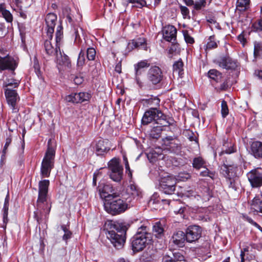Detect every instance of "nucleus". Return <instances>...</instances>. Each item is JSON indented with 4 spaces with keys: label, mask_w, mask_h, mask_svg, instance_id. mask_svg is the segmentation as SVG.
<instances>
[{
    "label": "nucleus",
    "mask_w": 262,
    "mask_h": 262,
    "mask_svg": "<svg viewBox=\"0 0 262 262\" xmlns=\"http://www.w3.org/2000/svg\"><path fill=\"white\" fill-rule=\"evenodd\" d=\"M104 141L99 140L96 145V153L97 155H102L110 150V148L105 145Z\"/></svg>",
    "instance_id": "30"
},
{
    "label": "nucleus",
    "mask_w": 262,
    "mask_h": 262,
    "mask_svg": "<svg viewBox=\"0 0 262 262\" xmlns=\"http://www.w3.org/2000/svg\"><path fill=\"white\" fill-rule=\"evenodd\" d=\"M151 235L148 232V227L145 225L141 226L137 233L132 239V249L134 252L143 250L151 241Z\"/></svg>",
    "instance_id": "6"
},
{
    "label": "nucleus",
    "mask_w": 262,
    "mask_h": 262,
    "mask_svg": "<svg viewBox=\"0 0 262 262\" xmlns=\"http://www.w3.org/2000/svg\"><path fill=\"white\" fill-rule=\"evenodd\" d=\"M186 195L188 197L193 198L196 199L197 200V195H198V194H196L193 190H190L187 191V192H186Z\"/></svg>",
    "instance_id": "59"
},
{
    "label": "nucleus",
    "mask_w": 262,
    "mask_h": 262,
    "mask_svg": "<svg viewBox=\"0 0 262 262\" xmlns=\"http://www.w3.org/2000/svg\"><path fill=\"white\" fill-rule=\"evenodd\" d=\"M200 176L202 177H209L212 179H213L215 176V173L213 172H211L207 168H206L204 170L201 172Z\"/></svg>",
    "instance_id": "55"
},
{
    "label": "nucleus",
    "mask_w": 262,
    "mask_h": 262,
    "mask_svg": "<svg viewBox=\"0 0 262 262\" xmlns=\"http://www.w3.org/2000/svg\"><path fill=\"white\" fill-rule=\"evenodd\" d=\"M61 229L64 232V234L62 236V239L63 241H67L68 239L71 238L72 233L69 230V229L66 227V225H61Z\"/></svg>",
    "instance_id": "44"
},
{
    "label": "nucleus",
    "mask_w": 262,
    "mask_h": 262,
    "mask_svg": "<svg viewBox=\"0 0 262 262\" xmlns=\"http://www.w3.org/2000/svg\"><path fill=\"white\" fill-rule=\"evenodd\" d=\"M251 152L256 158L262 157V143L258 141L253 142L251 145Z\"/></svg>",
    "instance_id": "26"
},
{
    "label": "nucleus",
    "mask_w": 262,
    "mask_h": 262,
    "mask_svg": "<svg viewBox=\"0 0 262 262\" xmlns=\"http://www.w3.org/2000/svg\"><path fill=\"white\" fill-rule=\"evenodd\" d=\"M252 29L253 31L256 32L262 31V20L259 19L258 22L253 23Z\"/></svg>",
    "instance_id": "50"
},
{
    "label": "nucleus",
    "mask_w": 262,
    "mask_h": 262,
    "mask_svg": "<svg viewBox=\"0 0 262 262\" xmlns=\"http://www.w3.org/2000/svg\"><path fill=\"white\" fill-rule=\"evenodd\" d=\"M12 142V139L11 137H8L6 139V142L4 147V148L3 149V151H4V152L5 151L7 152V149L9 146L11 144Z\"/></svg>",
    "instance_id": "57"
},
{
    "label": "nucleus",
    "mask_w": 262,
    "mask_h": 262,
    "mask_svg": "<svg viewBox=\"0 0 262 262\" xmlns=\"http://www.w3.org/2000/svg\"><path fill=\"white\" fill-rule=\"evenodd\" d=\"M152 121L163 126H168L172 124V120L168 118L160 109L156 107H151L147 110L142 119L143 125H147Z\"/></svg>",
    "instance_id": "4"
},
{
    "label": "nucleus",
    "mask_w": 262,
    "mask_h": 262,
    "mask_svg": "<svg viewBox=\"0 0 262 262\" xmlns=\"http://www.w3.org/2000/svg\"><path fill=\"white\" fill-rule=\"evenodd\" d=\"M121 197L131 204L134 200H138L142 197V192L138 186L130 184L126 191L121 193Z\"/></svg>",
    "instance_id": "9"
},
{
    "label": "nucleus",
    "mask_w": 262,
    "mask_h": 262,
    "mask_svg": "<svg viewBox=\"0 0 262 262\" xmlns=\"http://www.w3.org/2000/svg\"><path fill=\"white\" fill-rule=\"evenodd\" d=\"M221 113L223 117L225 118L229 113V110L227 102L223 100L221 103Z\"/></svg>",
    "instance_id": "47"
},
{
    "label": "nucleus",
    "mask_w": 262,
    "mask_h": 262,
    "mask_svg": "<svg viewBox=\"0 0 262 262\" xmlns=\"http://www.w3.org/2000/svg\"><path fill=\"white\" fill-rule=\"evenodd\" d=\"M85 52L81 50L80 52L77 61V67L78 69H81L82 67L85 64Z\"/></svg>",
    "instance_id": "38"
},
{
    "label": "nucleus",
    "mask_w": 262,
    "mask_h": 262,
    "mask_svg": "<svg viewBox=\"0 0 262 262\" xmlns=\"http://www.w3.org/2000/svg\"><path fill=\"white\" fill-rule=\"evenodd\" d=\"M177 32V29L173 26H166L163 30V37L166 40L172 42L176 39Z\"/></svg>",
    "instance_id": "20"
},
{
    "label": "nucleus",
    "mask_w": 262,
    "mask_h": 262,
    "mask_svg": "<svg viewBox=\"0 0 262 262\" xmlns=\"http://www.w3.org/2000/svg\"><path fill=\"white\" fill-rule=\"evenodd\" d=\"M0 12L2 13L3 17L5 19L7 22H12L13 16L9 11L6 10L4 4H0Z\"/></svg>",
    "instance_id": "32"
},
{
    "label": "nucleus",
    "mask_w": 262,
    "mask_h": 262,
    "mask_svg": "<svg viewBox=\"0 0 262 262\" xmlns=\"http://www.w3.org/2000/svg\"><path fill=\"white\" fill-rule=\"evenodd\" d=\"M250 0H237L236 11L240 12L246 11L249 7Z\"/></svg>",
    "instance_id": "33"
},
{
    "label": "nucleus",
    "mask_w": 262,
    "mask_h": 262,
    "mask_svg": "<svg viewBox=\"0 0 262 262\" xmlns=\"http://www.w3.org/2000/svg\"><path fill=\"white\" fill-rule=\"evenodd\" d=\"M202 232V228L199 226L190 225L188 226L185 232L186 242L191 243L197 241L201 237Z\"/></svg>",
    "instance_id": "13"
},
{
    "label": "nucleus",
    "mask_w": 262,
    "mask_h": 262,
    "mask_svg": "<svg viewBox=\"0 0 262 262\" xmlns=\"http://www.w3.org/2000/svg\"><path fill=\"white\" fill-rule=\"evenodd\" d=\"M208 77L216 82L220 81L222 78V74L215 69H211L208 72Z\"/></svg>",
    "instance_id": "35"
},
{
    "label": "nucleus",
    "mask_w": 262,
    "mask_h": 262,
    "mask_svg": "<svg viewBox=\"0 0 262 262\" xmlns=\"http://www.w3.org/2000/svg\"><path fill=\"white\" fill-rule=\"evenodd\" d=\"M261 168L258 167L248 173L249 181L253 187H259L262 184V173Z\"/></svg>",
    "instance_id": "14"
},
{
    "label": "nucleus",
    "mask_w": 262,
    "mask_h": 262,
    "mask_svg": "<svg viewBox=\"0 0 262 262\" xmlns=\"http://www.w3.org/2000/svg\"><path fill=\"white\" fill-rule=\"evenodd\" d=\"M87 59L89 60H93L96 56V51L93 48H89L86 51Z\"/></svg>",
    "instance_id": "49"
},
{
    "label": "nucleus",
    "mask_w": 262,
    "mask_h": 262,
    "mask_svg": "<svg viewBox=\"0 0 262 262\" xmlns=\"http://www.w3.org/2000/svg\"><path fill=\"white\" fill-rule=\"evenodd\" d=\"M127 2L132 3L133 7L141 8L146 5L144 0H127Z\"/></svg>",
    "instance_id": "45"
},
{
    "label": "nucleus",
    "mask_w": 262,
    "mask_h": 262,
    "mask_svg": "<svg viewBox=\"0 0 262 262\" xmlns=\"http://www.w3.org/2000/svg\"><path fill=\"white\" fill-rule=\"evenodd\" d=\"M61 27L59 26L57 27V31L56 32V42L58 44L61 41L62 37V32H61Z\"/></svg>",
    "instance_id": "51"
},
{
    "label": "nucleus",
    "mask_w": 262,
    "mask_h": 262,
    "mask_svg": "<svg viewBox=\"0 0 262 262\" xmlns=\"http://www.w3.org/2000/svg\"><path fill=\"white\" fill-rule=\"evenodd\" d=\"M205 164V162L202 158L199 157L193 159L192 166L194 168L200 169V168L204 167Z\"/></svg>",
    "instance_id": "37"
},
{
    "label": "nucleus",
    "mask_w": 262,
    "mask_h": 262,
    "mask_svg": "<svg viewBox=\"0 0 262 262\" xmlns=\"http://www.w3.org/2000/svg\"><path fill=\"white\" fill-rule=\"evenodd\" d=\"M105 228L107 231V233H106V236L113 246L118 249L122 248L126 239V228L125 226L108 223L106 225Z\"/></svg>",
    "instance_id": "3"
},
{
    "label": "nucleus",
    "mask_w": 262,
    "mask_h": 262,
    "mask_svg": "<svg viewBox=\"0 0 262 262\" xmlns=\"http://www.w3.org/2000/svg\"><path fill=\"white\" fill-rule=\"evenodd\" d=\"M76 84H80L82 83L83 79L82 77H76L74 80Z\"/></svg>",
    "instance_id": "64"
},
{
    "label": "nucleus",
    "mask_w": 262,
    "mask_h": 262,
    "mask_svg": "<svg viewBox=\"0 0 262 262\" xmlns=\"http://www.w3.org/2000/svg\"><path fill=\"white\" fill-rule=\"evenodd\" d=\"M261 50V45L260 43L254 42V57L255 59H256L258 57H260V51Z\"/></svg>",
    "instance_id": "46"
},
{
    "label": "nucleus",
    "mask_w": 262,
    "mask_h": 262,
    "mask_svg": "<svg viewBox=\"0 0 262 262\" xmlns=\"http://www.w3.org/2000/svg\"><path fill=\"white\" fill-rule=\"evenodd\" d=\"M215 63L220 67L227 70H235L239 66V63L236 60L228 56L220 57L215 61Z\"/></svg>",
    "instance_id": "12"
},
{
    "label": "nucleus",
    "mask_w": 262,
    "mask_h": 262,
    "mask_svg": "<svg viewBox=\"0 0 262 262\" xmlns=\"http://www.w3.org/2000/svg\"><path fill=\"white\" fill-rule=\"evenodd\" d=\"M209 41L206 45V50H211L217 47V43L215 41L214 36H210L208 39Z\"/></svg>",
    "instance_id": "40"
},
{
    "label": "nucleus",
    "mask_w": 262,
    "mask_h": 262,
    "mask_svg": "<svg viewBox=\"0 0 262 262\" xmlns=\"http://www.w3.org/2000/svg\"><path fill=\"white\" fill-rule=\"evenodd\" d=\"M55 56L56 62L58 65L68 68L71 66V61L69 57L64 54L62 55L60 51Z\"/></svg>",
    "instance_id": "25"
},
{
    "label": "nucleus",
    "mask_w": 262,
    "mask_h": 262,
    "mask_svg": "<svg viewBox=\"0 0 262 262\" xmlns=\"http://www.w3.org/2000/svg\"><path fill=\"white\" fill-rule=\"evenodd\" d=\"M56 143L54 140L50 139L48 142V148L42 160L40 173L42 178L49 177L51 170L54 168Z\"/></svg>",
    "instance_id": "5"
},
{
    "label": "nucleus",
    "mask_w": 262,
    "mask_h": 262,
    "mask_svg": "<svg viewBox=\"0 0 262 262\" xmlns=\"http://www.w3.org/2000/svg\"><path fill=\"white\" fill-rule=\"evenodd\" d=\"M50 181L43 180L38 184V196L37 200V210L34 212V218L38 224L43 217L46 218L50 213L51 205L47 201V195Z\"/></svg>",
    "instance_id": "2"
},
{
    "label": "nucleus",
    "mask_w": 262,
    "mask_h": 262,
    "mask_svg": "<svg viewBox=\"0 0 262 262\" xmlns=\"http://www.w3.org/2000/svg\"><path fill=\"white\" fill-rule=\"evenodd\" d=\"M108 166L110 178L114 181L120 182L122 178L123 168L120 165L119 160L113 158L108 162Z\"/></svg>",
    "instance_id": "7"
},
{
    "label": "nucleus",
    "mask_w": 262,
    "mask_h": 262,
    "mask_svg": "<svg viewBox=\"0 0 262 262\" xmlns=\"http://www.w3.org/2000/svg\"><path fill=\"white\" fill-rule=\"evenodd\" d=\"M163 144L171 152L177 153L181 149L180 141L172 136H167L162 139Z\"/></svg>",
    "instance_id": "16"
},
{
    "label": "nucleus",
    "mask_w": 262,
    "mask_h": 262,
    "mask_svg": "<svg viewBox=\"0 0 262 262\" xmlns=\"http://www.w3.org/2000/svg\"><path fill=\"white\" fill-rule=\"evenodd\" d=\"M180 9L181 12L184 18H186L187 17L188 18H190V16L189 15V10L187 7L182 6V5H180Z\"/></svg>",
    "instance_id": "53"
},
{
    "label": "nucleus",
    "mask_w": 262,
    "mask_h": 262,
    "mask_svg": "<svg viewBox=\"0 0 262 262\" xmlns=\"http://www.w3.org/2000/svg\"><path fill=\"white\" fill-rule=\"evenodd\" d=\"M17 67L14 59L9 55L5 57L0 56V72L8 70L14 71Z\"/></svg>",
    "instance_id": "17"
},
{
    "label": "nucleus",
    "mask_w": 262,
    "mask_h": 262,
    "mask_svg": "<svg viewBox=\"0 0 262 262\" xmlns=\"http://www.w3.org/2000/svg\"><path fill=\"white\" fill-rule=\"evenodd\" d=\"M148 80L154 84L160 83L163 77L161 69L157 66L151 67L147 74Z\"/></svg>",
    "instance_id": "15"
},
{
    "label": "nucleus",
    "mask_w": 262,
    "mask_h": 262,
    "mask_svg": "<svg viewBox=\"0 0 262 262\" xmlns=\"http://www.w3.org/2000/svg\"><path fill=\"white\" fill-rule=\"evenodd\" d=\"M244 217L245 218V219L248 222H249L250 223H251V224L253 225L254 226H255V227H257L260 231H262V228H261V227L258 225L257 224L256 222H255L254 221H253L251 218H250L248 216H244Z\"/></svg>",
    "instance_id": "58"
},
{
    "label": "nucleus",
    "mask_w": 262,
    "mask_h": 262,
    "mask_svg": "<svg viewBox=\"0 0 262 262\" xmlns=\"http://www.w3.org/2000/svg\"><path fill=\"white\" fill-rule=\"evenodd\" d=\"M180 51L179 45L177 43H173V42L171 46L168 49V53L169 54L172 55L173 54L177 53Z\"/></svg>",
    "instance_id": "48"
},
{
    "label": "nucleus",
    "mask_w": 262,
    "mask_h": 262,
    "mask_svg": "<svg viewBox=\"0 0 262 262\" xmlns=\"http://www.w3.org/2000/svg\"><path fill=\"white\" fill-rule=\"evenodd\" d=\"M79 30L81 31V28L74 27L73 29V35L75 36V41L77 42L80 40V35L79 34Z\"/></svg>",
    "instance_id": "56"
},
{
    "label": "nucleus",
    "mask_w": 262,
    "mask_h": 262,
    "mask_svg": "<svg viewBox=\"0 0 262 262\" xmlns=\"http://www.w3.org/2000/svg\"><path fill=\"white\" fill-rule=\"evenodd\" d=\"M50 40H46L45 41L44 48L46 54L49 56H55L58 53V50L60 51L59 47L58 45L56 44L54 47L51 42V40L49 38Z\"/></svg>",
    "instance_id": "24"
},
{
    "label": "nucleus",
    "mask_w": 262,
    "mask_h": 262,
    "mask_svg": "<svg viewBox=\"0 0 262 262\" xmlns=\"http://www.w3.org/2000/svg\"><path fill=\"white\" fill-rule=\"evenodd\" d=\"M90 98V95L88 93L80 92L78 93L71 94L66 98L68 102L73 103H81L88 100Z\"/></svg>",
    "instance_id": "19"
},
{
    "label": "nucleus",
    "mask_w": 262,
    "mask_h": 262,
    "mask_svg": "<svg viewBox=\"0 0 262 262\" xmlns=\"http://www.w3.org/2000/svg\"><path fill=\"white\" fill-rule=\"evenodd\" d=\"M160 99L157 97H152L146 100L147 104L151 107H157L159 106Z\"/></svg>",
    "instance_id": "42"
},
{
    "label": "nucleus",
    "mask_w": 262,
    "mask_h": 262,
    "mask_svg": "<svg viewBox=\"0 0 262 262\" xmlns=\"http://www.w3.org/2000/svg\"><path fill=\"white\" fill-rule=\"evenodd\" d=\"M251 208L254 212H262V201L259 196H255L252 201Z\"/></svg>",
    "instance_id": "31"
},
{
    "label": "nucleus",
    "mask_w": 262,
    "mask_h": 262,
    "mask_svg": "<svg viewBox=\"0 0 262 262\" xmlns=\"http://www.w3.org/2000/svg\"><path fill=\"white\" fill-rule=\"evenodd\" d=\"M229 88L227 80H225L220 85V90L221 91H225Z\"/></svg>",
    "instance_id": "61"
},
{
    "label": "nucleus",
    "mask_w": 262,
    "mask_h": 262,
    "mask_svg": "<svg viewBox=\"0 0 262 262\" xmlns=\"http://www.w3.org/2000/svg\"><path fill=\"white\" fill-rule=\"evenodd\" d=\"M128 48L129 49L142 48L144 50H147L145 39L144 38H140L136 40H133L128 43Z\"/></svg>",
    "instance_id": "27"
},
{
    "label": "nucleus",
    "mask_w": 262,
    "mask_h": 262,
    "mask_svg": "<svg viewBox=\"0 0 262 262\" xmlns=\"http://www.w3.org/2000/svg\"><path fill=\"white\" fill-rule=\"evenodd\" d=\"M19 84V81L14 79H8L4 83L5 86L7 88L8 86H12L14 88H17Z\"/></svg>",
    "instance_id": "41"
},
{
    "label": "nucleus",
    "mask_w": 262,
    "mask_h": 262,
    "mask_svg": "<svg viewBox=\"0 0 262 262\" xmlns=\"http://www.w3.org/2000/svg\"><path fill=\"white\" fill-rule=\"evenodd\" d=\"M152 232L157 237H162L164 233V224L161 222H156L152 227Z\"/></svg>",
    "instance_id": "28"
},
{
    "label": "nucleus",
    "mask_w": 262,
    "mask_h": 262,
    "mask_svg": "<svg viewBox=\"0 0 262 262\" xmlns=\"http://www.w3.org/2000/svg\"><path fill=\"white\" fill-rule=\"evenodd\" d=\"M234 167L231 165L224 164L221 167V172L227 179V182L230 189L234 191L237 190L238 188V180L236 178H232L233 176L231 171Z\"/></svg>",
    "instance_id": "10"
},
{
    "label": "nucleus",
    "mask_w": 262,
    "mask_h": 262,
    "mask_svg": "<svg viewBox=\"0 0 262 262\" xmlns=\"http://www.w3.org/2000/svg\"><path fill=\"white\" fill-rule=\"evenodd\" d=\"M176 179L172 176L167 174L162 176L160 180V188L165 194L173 193L176 190Z\"/></svg>",
    "instance_id": "8"
},
{
    "label": "nucleus",
    "mask_w": 262,
    "mask_h": 262,
    "mask_svg": "<svg viewBox=\"0 0 262 262\" xmlns=\"http://www.w3.org/2000/svg\"><path fill=\"white\" fill-rule=\"evenodd\" d=\"M183 62L182 60L180 59L179 60L176 61L173 65V72L180 74L181 72L183 70Z\"/></svg>",
    "instance_id": "39"
},
{
    "label": "nucleus",
    "mask_w": 262,
    "mask_h": 262,
    "mask_svg": "<svg viewBox=\"0 0 262 262\" xmlns=\"http://www.w3.org/2000/svg\"><path fill=\"white\" fill-rule=\"evenodd\" d=\"M9 196L8 194L5 199V202L4 207L3 208V222L4 223L7 224L8 221V213L9 209Z\"/></svg>",
    "instance_id": "34"
},
{
    "label": "nucleus",
    "mask_w": 262,
    "mask_h": 262,
    "mask_svg": "<svg viewBox=\"0 0 262 262\" xmlns=\"http://www.w3.org/2000/svg\"><path fill=\"white\" fill-rule=\"evenodd\" d=\"M184 256L180 252H170L165 254L163 262H185Z\"/></svg>",
    "instance_id": "23"
},
{
    "label": "nucleus",
    "mask_w": 262,
    "mask_h": 262,
    "mask_svg": "<svg viewBox=\"0 0 262 262\" xmlns=\"http://www.w3.org/2000/svg\"><path fill=\"white\" fill-rule=\"evenodd\" d=\"M186 195L188 197L193 198L196 199L197 200V195H198V194H196L193 190H190L187 191V192H186Z\"/></svg>",
    "instance_id": "60"
},
{
    "label": "nucleus",
    "mask_w": 262,
    "mask_h": 262,
    "mask_svg": "<svg viewBox=\"0 0 262 262\" xmlns=\"http://www.w3.org/2000/svg\"><path fill=\"white\" fill-rule=\"evenodd\" d=\"M5 30L4 25L0 23V37H3L5 35Z\"/></svg>",
    "instance_id": "63"
},
{
    "label": "nucleus",
    "mask_w": 262,
    "mask_h": 262,
    "mask_svg": "<svg viewBox=\"0 0 262 262\" xmlns=\"http://www.w3.org/2000/svg\"><path fill=\"white\" fill-rule=\"evenodd\" d=\"M45 20L47 27V35L49 38L52 39L53 34L54 32V27L57 21V16L53 13H50L47 15Z\"/></svg>",
    "instance_id": "18"
},
{
    "label": "nucleus",
    "mask_w": 262,
    "mask_h": 262,
    "mask_svg": "<svg viewBox=\"0 0 262 262\" xmlns=\"http://www.w3.org/2000/svg\"><path fill=\"white\" fill-rule=\"evenodd\" d=\"M102 193L105 198L104 209L112 215L121 214L131 206L129 202L123 199L119 193L114 192V190L108 185L104 187Z\"/></svg>",
    "instance_id": "1"
},
{
    "label": "nucleus",
    "mask_w": 262,
    "mask_h": 262,
    "mask_svg": "<svg viewBox=\"0 0 262 262\" xmlns=\"http://www.w3.org/2000/svg\"><path fill=\"white\" fill-rule=\"evenodd\" d=\"M5 94L8 104L12 110L13 113L18 111L17 103L19 100V97L15 90L11 88L5 89Z\"/></svg>",
    "instance_id": "11"
},
{
    "label": "nucleus",
    "mask_w": 262,
    "mask_h": 262,
    "mask_svg": "<svg viewBox=\"0 0 262 262\" xmlns=\"http://www.w3.org/2000/svg\"><path fill=\"white\" fill-rule=\"evenodd\" d=\"M162 125L154 127L150 132V136L153 139H158L163 130Z\"/></svg>",
    "instance_id": "36"
},
{
    "label": "nucleus",
    "mask_w": 262,
    "mask_h": 262,
    "mask_svg": "<svg viewBox=\"0 0 262 262\" xmlns=\"http://www.w3.org/2000/svg\"><path fill=\"white\" fill-rule=\"evenodd\" d=\"M149 63H148L147 61L142 60L139 62L137 64H135V79L137 84L139 86H141V81L140 79L139 76L144 71V68H148L149 67Z\"/></svg>",
    "instance_id": "21"
},
{
    "label": "nucleus",
    "mask_w": 262,
    "mask_h": 262,
    "mask_svg": "<svg viewBox=\"0 0 262 262\" xmlns=\"http://www.w3.org/2000/svg\"><path fill=\"white\" fill-rule=\"evenodd\" d=\"M235 151V149L231 144H230V146L228 147V148L223 149L222 151L220 153V156H222L224 154H231Z\"/></svg>",
    "instance_id": "52"
},
{
    "label": "nucleus",
    "mask_w": 262,
    "mask_h": 262,
    "mask_svg": "<svg viewBox=\"0 0 262 262\" xmlns=\"http://www.w3.org/2000/svg\"><path fill=\"white\" fill-rule=\"evenodd\" d=\"M207 0H196L193 5V8L196 10H200L205 7Z\"/></svg>",
    "instance_id": "43"
},
{
    "label": "nucleus",
    "mask_w": 262,
    "mask_h": 262,
    "mask_svg": "<svg viewBox=\"0 0 262 262\" xmlns=\"http://www.w3.org/2000/svg\"><path fill=\"white\" fill-rule=\"evenodd\" d=\"M211 197V193L210 189L207 187H204L202 188L199 194L197 195V200H202V201H207Z\"/></svg>",
    "instance_id": "29"
},
{
    "label": "nucleus",
    "mask_w": 262,
    "mask_h": 262,
    "mask_svg": "<svg viewBox=\"0 0 262 262\" xmlns=\"http://www.w3.org/2000/svg\"><path fill=\"white\" fill-rule=\"evenodd\" d=\"M157 154H153L151 152H149L147 156L148 158V159L150 160V162H153L154 161V159L156 158Z\"/></svg>",
    "instance_id": "62"
},
{
    "label": "nucleus",
    "mask_w": 262,
    "mask_h": 262,
    "mask_svg": "<svg viewBox=\"0 0 262 262\" xmlns=\"http://www.w3.org/2000/svg\"><path fill=\"white\" fill-rule=\"evenodd\" d=\"M185 241L186 234L182 231L174 232L171 238V242L179 247H184Z\"/></svg>",
    "instance_id": "22"
},
{
    "label": "nucleus",
    "mask_w": 262,
    "mask_h": 262,
    "mask_svg": "<svg viewBox=\"0 0 262 262\" xmlns=\"http://www.w3.org/2000/svg\"><path fill=\"white\" fill-rule=\"evenodd\" d=\"M183 35L185 40L187 43L192 44L194 42L193 38L189 34L187 31L183 32Z\"/></svg>",
    "instance_id": "54"
}]
</instances>
